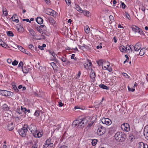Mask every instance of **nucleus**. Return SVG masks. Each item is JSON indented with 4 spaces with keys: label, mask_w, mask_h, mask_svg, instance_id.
<instances>
[{
    "label": "nucleus",
    "mask_w": 148,
    "mask_h": 148,
    "mask_svg": "<svg viewBox=\"0 0 148 148\" xmlns=\"http://www.w3.org/2000/svg\"><path fill=\"white\" fill-rule=\"evenodd\" d=\"M82 12L83 13L84 15L88 17H89V16L90 15V12L88 11H87L86 10H84Z\"/></svg>",
    "instance_id": "412c9836"
},
{
    "label": "nucleus",
    "mask_w": 148,
    "mask_h": 148,
    "mask_svg": "<svg viewBox=\"0 0 148 148\" xmlns=\"http://www.w3.org/2000/svg\"><path fill=\"white\" fill-rule=\"evenodd\" d=\"M106 128L101 126L99 127L97 131V134L99 136H101L105 133Z\"/></svg>",
    "instance_id": "423d86ee"
},
{
    "label": "nucleus",
    "mask_w": 148,
    "mask_h": 148,
    "mask_svg": "<svg viewBox=\"0 0 148 148\" xmlns=\"http://www.w3.org/2000/svg\"><path fill=\"white\" fill-rule=\"evenodd\" d=\"M52 56L53 57V60H55L56 59V54L54 52L52 53Z\"/></svg>",
    "instance_id": "680f3d73"
},
{
    "label": "nucleus",
    "mask_w": 148,
    "mask_h": 148,
    "mask_svg": "<svg viewBox=\"0 0 148 148\" xmlns=\"http://www.w3.org/2000/svg\"><path fill=\"white\" fill-rule=\"evenodd\" d=\"M88 117L82 119H78L74 121L73 123V125L74 126H80L81 127H84L87 124L89 120Z\"/></svg>",
    "instance_id": "f257e3e1"
},
{
    "label": "nucleus",
    "mask_w": 148,
    "mask_h": 148,
    "mask_svg": "<svg viewBox=\"0 0 148 148\" xmlns=\"http://www.w3.org/2000/svg\"><path fill=\"white\" fill-rule=\"evenodd\" d=\"M121 5L123 9H125L126 6V5L123 2H122Z\"/></svg>",
    "instance_id": "4d7b16f0"
},
{
    "label": "nucleus",
    "mask_w": 148,
    "mask_h": 148,
    "mask_svg": "<svg viewBox=\"0 0 148 148\" xmlns=\"http://www.w3.org/2000/svg\"><path fill=\"white\" fill-rule=\"evenodd\" d=\"M123 75L126 78H129L130 77V76H128L127 74L125 73H122Z\"/></svg>",
    "instance_id": "3c124183"
},
{
    "label": "nucleus",
    "mask_w": 148,
    "mask_h": 148,
    "mask_svg": "<svg viewBox=\"0 0 148 148\" xmlns=\"http://www.w3.org/2000/svg\"><path fill=\"white\" fill-rule=\"evenodd\" d=\"M36 29L40 33H41L43 32L41 29H40L39 28V27H36Z\"/></svg>",
    "instance_id": "de8ad7c7"
},
{
    "label": "nucleus",
    "mask_w": 148,
    "mask_h": 148,
    "mask_svg": "<svg viewBox=\"0 0 148 148\" xmlns=\"http://www.w3.org/2000/svg\"><path fill=\"white\" fill-rule=\"evenodd\" d=\"M8 91L5 90H0V94L2 95L7 97Z\"/></svg>",
    "instance_id": "6ab92c4d"
},
{
    "label": "nucleus",
    "mask_w": 148,
    "mask_h": 148,
    "mask_svg": "<svg viewBox=\"0 0 148 148\" xmlns=\"http://www.w3.org/2000/svg\"><path fill=\"white\" fill-rule=\"evenodd\" d=\"M92 64V63L90 61L87 60L86 62L84 64V68L87 70L89 69V67H90Z\"/></svg>",
    "instance_id": "9d476101"
},
{
    "label": "nucleus",
    "mask_w": 148,
    "mask_h": 148,
    "mask_svg": "<svg viewBox=\"0 0 148 148\" xmlns=\"http://www.w3.org/2000/svg\"><path fill=\"white\" fill-rule=\"evenodd\" d=\"M95 76H96L95 73L92 72L91 73L90 75V77L91 79H92L93 80H95Z\"/></svg>",
    "instance_id": "cd10ccee"
},
{
    "label": "nucleus",
    "mask_w": 148,
    "mask_h": 148,
    "mask_svg": "<svg viewBox=\"0 0 148 148\" xmlns=\"http://www.w3.org/2000/svg\"><path fill=\"white\" fill-rule=\"evenodd\" d=\"M39 27V28L41 29L43 31H46L47 30V27L44 25H40Z\"/></svg>",
    "instance_id": "bb28decb"
},
{
    "label": "nucleus",
    "mask_w": 148,
    "mask_h": 148,
    "mask_svg": "<svg viewBox=\"0 0 148 148\" xmlns=\"http://www.w3.org/2000/svg\"><path fill=\"white\" fill-rule=\"evenodd\" d=\"M29 128L28 125L26 124L24 125L21 129H20L18 131L19 134L22 137H25L26 133L28 131Z\"/></svg>",
    "instance_id": "7ed1b4c3"
},
{
    "label": "nucleus",
    "mask_w": 148,
    "mask_h": 148,
    "mask_svg": "<svg viewBox=\"0 0 148 148\" xmlns=\"http://www.w3.org/2000/svg\"><path fill=\"white\" fill-rule=\"evenodd\" d=\"M115 138L118 141L122 142L126 138V135L122 132H118L115 135Z\"/></svg>",
    "instance_id": "f03ea898"
},
{
    "label": "nucleus",
    "mask_w": 148,
    "mask_h": 148,
    "mask_svg": "<svg viewBox=\"0 0 148 148\" xmlns=\"http://www.w3.org/2000/svg\"><path fill=\"white\" fill-rule=\"evenodd\" d=\"M60 59L62 62L65 63L66 64H70V62L66 58L62 57L61 58H60Z\"/></svg>",
    "instance_id": "4468645a"
},
{
    "label": "nucleus",
    "mask_w": 148,
    "mask_h": 148,
    "mask_svg": "<svg viewBox=\"0 0 148 148\" xmlns=\"http://www.w3.org/2000/svg\"><path fill=\"white\" fill-rule=\"evenodd\" d=\"M3 14L4 15H5L6 16L7 15L8 12L6 10H4V11L3 10Z\"/></svg>",
    "instance_id": "13d9d810"
},
{
    "label": "nucleus",
    "mask_w": 148,
    "mask_h": 148,
    "mask_svg": "<svg viewBox=\"0 0 148 148\" xmlns=\"http://www.w3.org/2000/svg\"><path fill=\"white\" fill-rule=\"evenodd\" d=\"M104 61L103 60H101L97 61V63L99 65H102V64H103Z\"/></svg>",
    "instance_id": "c9c22d12"
},
{
    "label": "nucleus",
    "mask_w": 148,
    "mask_h": 148,
    "mask_svg": "<svg viewBox=\"0 0 148 148\" xmlns=\"http://www.w3.org/2000/svg\"><path fill=\"white\" fill-rule=\"evenodd\" d=\"M109 18L110 20V21H111V23L112 22V20H113L114 19V17L112 15H110L109 16Z\"/></svg>",
    "instance_id": "bf43d9fd"
},
{
    "label": "nucleus",
    "mask_w": 148,
    "mask_h": 148,
    "mask_svg": "<svg viewBox=\"0 0 148 148\" xmlns=\"http://www.w3.org/2000/svg\"><path fill=\"white\" fill-rule=\"evenodd\" d=\"M141 45L139 42L137 43L135 46L134 47V50L136 51H138L141 48Z\"/></svg>",
    "instance_id": "2eb2a0df"
},
{
    "label": "nucleus",
    "mask_w": 148,
    "mask_h": 148,
    "mask_svg": "<svg viewBox=\"0 0 148 148\" xmlns=\"http://www.w3.org/2000/svg\"><path fill=\"white\" fill-rule=\"evenodd\" d=\"M30 33L33 36H36L35 32L32 29H31L29 31Z\"/></svg>",
    "instance_id": "f704fd0d"
},
{
    "label": "nucleus",
    "mask_w": 148,
    "mask_h": 148,
    "mask_svg": "<svg viewBox=\"0 0 148 148\" xmlns=\"http://www.w3.org/2000/svg\"><path fill=\"white\" fill-rule=\"evenodd\" d=\"M85 31L86 33H89L90 31V29L89 27L88 26H86L85 27Z\"/></svg>",
    "instance_id": "58836bf2"
},
{
    "label": "nucleus",
    "mask_w": 148,
    "mask_h": 148,
    "mask_svg": "<svg viewBox=\"0 0 148 148\" xmlns=\"http://www.w3.org/2000/svg\"><path fill=\"white\" fill-rule=\"evenodd\" d=\"M132 30L135 33L138 32L140 35H145V34L142 30L136 26L134 25L132 26Z\"/></svg>",
    "instance_id": "20e7f679"
},
{
    "label": "nucleus",
    "mask_w": 148,
    "mask_h": 148,
    "mask_svg": "<svg viewBox=\"0 0 148 148\" xmlns=\"http://www.w3.org/2000/svg\"><path fill=\"white\" fill-rule=\"evenodd\" d=\"M46 45L45 44H43L42 46H40V45H38V48L41 50H43L44 49V47H46Z\"/></svg>",
    "instance_id": "4c0bfd02"
},
{
    "label": "nucleus",
    "mask_w": 148,
    "mask_h": 148,
    "mask_svg": "<svg viewBox=\"0 0 148 148\" xmlns=\"http://www.w3.org/2000/svg\"><path fill=\"white\" fill-rule=\"evenodd\" d=\"M23 62L22 61H21L18 64V67H21V68L22 67H22H23Z\"/></svg>",
    "instance_id": "603ef678"
},
{
    "label": "nucleus",
    "mask_w": 148,
    "mask_h": 148,
    "mask_svg": "<svg viewBox=\"0 0 148 148\" xmlns=\"http://www.w3.org/2000/svg\"><path fill=\"white\" fill-rule=\"evenodd\" d=\"M18 62L17 61H16V60H14V61H13L12 62V65H13L14 66H16V65H17V64H18Z\"/></svg>",
    "instance_id": "8fccbe9b"
},
{
    "label": "nucleus",
    "mask_w": 148,
    "mask_h": 148,
    "mask_svg": "<svg viewBox=\"0 0 148 148\" xmlns=\"http://www.w3.org/2000/svg\"><path fill=\"white\" fill-rule=\"evenodd\" d=\"M101 121L103 124H105L107 125H109L112 123L111 120L108 118H103Z\"/></svg>",
    "instance_id": "6e6552de"
},
{
    "label": "nucleus",
    "mask_w": 148,
    "mask_h": 148,
    "mask_svg": "<svg viewBox=\"0 0 148 148\" xmlns=\"http://www.w3.org/2000/svg\"><path fill=\"white\" fill-rule=\"evenodd\" d=\"M11 19L12 21L18 23L19 22L18 17L16 14H14L11 17Z\"/></svg>",
    "instance_id": "ddd939ff"
},
{
    "label": "nucleus",
    "mask_w": 148,
    "mask_h": 148,
    "mask_svg": "<svg viewBox=\"0 0 148 148\" xmlns=\"http://www.w3.org/2000/svg\"><path fill=\"white\" fill-rule=\"evenodd\" d=\"M99 86L100 87V88H102L103 89L106 90H108L109 89V87L103 84H100L99 85Z\"/></svg>",
    "instance_id": "393cba45"
},
{
    "label": "nucleus",
    "mask_w": 148,
    "mask_h": 148,
    "mask_svg": "<svg viewBox=\"0 0 148 148\" xmlns=\"http://www.w3.org/2000/svg\"><path fill=\"white\" fill-rule=\"evenodd\" d=\"M130 125L128 123H123L121 125V127L122 130L126 132L129 131L130 130Z\"/></svg>",
    "instance_id": "0eeeda50"
},
{
    "label": "nucleus",
    "mask_w": 148,
    "mask_h": 148,
    "mask_svg": "<svg viewBox=\"0 0 148 148\" xmlns=\"http://www.w3.org/2000/svg\"><path fill=\"white\" fill-rule=\"evenodd\" d=\"M50 64L51 65V66L53 68L56 66V65L55 63L53 62H51L50 63Z\"/></svg>",
    "instance_id": "6e6d98bb"
},
{
    "label": "nucleus",
    "mask_w": 148,
    "mask_h": 148,
    "mask_svg": "<svg viewBox=\"0 0 148 148\" xmlns=\"http://www.w3.org/2000/svg\"><path fill=\"white\" fill-rule=\"evenodd\" d=\"M29 129L33 135L37 132L36 127L33 124L30 125L29 127Z\"/></svg>",
    "instance_id": "39448f33"
},
{
    "label": "nucleus",
    "mask_w": 148,
    "mask_h": 148,
    "mask_svg": "<svg viewBox=\"0 0 148 148\" xmlns=\"http://www.w3.org/2000/svg\"><path fill=\"white\" fill-rule=\"evenodd\" d=\"M51 141V139L50 138H49V139L47 140L46 141L45 143V145H44V147H46V145L48 146V144H49L50 143Z\"/></svg>",
    "instance_id": "c85d7f7f"
},
{
    "label": "nucleus",
    "mask_w": 148,
    "mask_h": 148,
    "mask_svg": "<svg viewBox=\"0 0 148 148\" xmlns=\"http://www.w3.org/2000/svg\"><path fill=\"white\" fill-rule=\"evenodd\" d=\"M128 90L130 91L134 92L135 90V89L134 88H131L129 86H128Z\"/></svg>",
    "instance_id": "e2e57ef3"
},
{
    "label": "nucleus",
    "mask_w": 148,
    "mask_h": 148,
    "mask_svg": "<svg viewBox=\"0 0 148 148\" xmlns=\"http://www.w3.org/2000/svg\"><path fill=\"white\" fill-rule=\"evenodd\" d=\"M145 48H142L140 50V52H139V55L141 56L143 55L144 54H145Z\"/></svg>",
    "instance_id": "4be33fe9"
},
{
    "label": "nucleus",
    "mask_w": 148,
    "mask_h": 148,
    "mask_svg": "<svg viewBox=\"0 0 148 148\" xmlns=\"http://www.w3.org/2000/svg\"><path fill=\"white\" fill-rule=\"evenodd\" d=\"M144 135L146 139L148 140V130L147 131L145 130L144 132Z\"/></svg>",
    "instance_id": "473e14b6"
},
{
    "label": "nucleus",
    "mask_w": 148,
    "mask_h": 148,
    "mask_svg": "<svg viewBox=\"0 0 148 148\" xmlns=\"http://www.w3.org/2000/svg\"><path fill=\"white\" fill-rule=\"evenodd\" d=\"M49 22L50 24L54 25L56 23V22L52 18H50L49 19Z\"/></svg>",
    "instance_id": "c756f323"
},
{
    "label": "nucleus",
    "mask_w": 148,
    "mask_h": 148,
    "mask_svg": "<svg viewBox=\"0 0 148 148\" xmlns=\"http://www.w3.org/2000/svg\"><path fill=\"white\" fill-rule=\"evenodd\" d=\"M22 71L24 73L27 74L32 70L31 67H28L24 66L22 68Z\"/></svg>",
    "instance_id": "9b49d317"
},
{
    "label": "nucleus",
    "mask_w": 148,
    "mask_h": 148,
    "mask_svg": "<svg viewBox=\"0 0 148 148\" xmlns=\"http://www.w3.org/2000/svg\"><path fill=\"white\" fill-rule=\"evenodd\" d=\"M38 142V141L37 140H34V144L32 146V148H37L38 147L37 143Z\"/></svg>",
    "instance_id": "5701e85b"
},
{
    "label": "nucleus",
    "mask_w": 148,
    "mask_h": 148,
    "mask_svg": "<svg viewBox=\"0 0 148 148\" xmlns=\"http://www.w3.org/2000/svg\"><path fill=\"white\" fill-rule=\"evenodd\" d=\"M16 112L18 113L19 114H21L22 113L21 111V110H20V107H18L17 108L16 110Z\"/></svg>",
    "instance_id": "a18cd8bd"
},
{
    "label": "nucleus",
    "mask_w": 148,
    "mask_h": 148,
    "mask_svg": "<svg viewBox=\"0 0 148 148\" xmlns=\"http://www.w3.org/2000/svg\"><path fill=\"white\" fill-rule=\"evenodd\" d=\"M0 45L2 47H4L5 48H8L9 47V46L8 45L4 42L3 43H2L1 45Z\"/></svg>",
    "instance_id": "72a5a7b5"
},
{
    "label": "nucleus",
    "mask_w": 148,
    "mask_h": 148,
    "mask_svg": "<svg viewBox=\"0 0 148 148\" xmlns=\"http://www.w3.org/2000/svg\"><path fill=\"white\" fill-rule=\"evenodd\" d=\"M134 46L133 45H127L126 46L127 49V53H130L132 51H133Z\"/></svg>",
    "instance_id": "1a4fd4ad"
},
{
    "label": "nucleus",
    "mask_w": 148,
    "mask_h": 148,
    "mask_svg": "<svg viewBox=\"0 0 148 148\" xmlns=\"http://www.w3.org/2000/svg\"><path fill=\"white\" fill-rule=\"evenodd\" d=\"M8 129L9 130H12L14 128L13 123L12 122L8 124Z\"/></svg>",
    "instance_id": "a211bd4d"
},
{
    "label": "nucleus",
    "mask_w": 148,
    "mask_h": 148,
    "mask_svg": "<svg viewBox=\"0 0 148 148\" xmlns=\"http://www.w3.org/2000/svg\"><path fill=\"white\" fill-rule=\"evenodd\" d=\"M138 148H148L147 144H145L143 142H140L138 143Z\"/></svg>",
    "instance_id": "f8f14e48"
},
{
    "label": "nucleus",
    "mask_w": 148,
    "mask_h": 148,
    "mask_svg": "<svg viewBox=\"0 0 148 148\" xmlns=\"http://www.w3.org/2000/svg\"><path fill=\"white\" fill-rule=\"evenodd\" d=\"M145 54L146 55L148 56V49H145Z\"/></svg>",
    "instance_id": "774afa93"
},
{
    "label": "nucleus",
    "mask_w": 148,
    "mask_h": 148,
    "mask_svg": "<svg viewBox=\"0 0 148 148\" xmlns=\"http://www.w3.org/2000/svg\"><path fill=\"white\" fill-rule=\"evenodd\" d=\"M106 69L108 70L109 71L111 72L112 71V69L110 66H108Z\"/></svg>",
    "instance_id": "864d4df0"
},
{
    "label": "nucleus",
    "mask_w": 148,
    "mask_h": 148,
    "mask_svg": "<svg viewBox=\"0 0 148 148\" xmlns=\"http://www.w3.org/2000/svg\"><path fill=\"white\" fill-rule=\"evenodd\" d=\"M40 114V111L39 110L36 111L34 114V115L36 116H38Z\"/></svg>",
    "instance_id": "c03bdc74"
},
{
    "label": "nucleus",
    "mask_w": 148,
    "mask_h": 148,
    "mask_svg": "<svg viewBox=\"0 0 148 148\" xmlns=\"http://www.w3.org/2000/svg\"><path fill=\"white\" fill-rule=\"evenodd\" d=\"M110 63L108 61L104 60L102 64V68L104 67L106 69L108 66H110Z\"/></svg>",
    "instance_id": "dca6fc26"
},
{
    "label": "nucleus",
    "mask_w": 148,
    "mask_h": 148,
    "mask_svg": "<svg viewBox=\"0 0 148 148\" xmlns=\"http://www.w3.org/2000/svg\"><path fill=\"white\" fill-rule=\"evenodd\" d=\"M119 49L120 51L123 53H125L126 52H127L126 47H125L123 46H120L119 47Z\"/></svg>",
    "instance_id": "f3484780"
},
{
    "label": "nucleus",
    "mask_w": 148,
    "mask_h": 148,
    "mask_svg": "<svg viewBox=\"0 0 148 148\" xmlns=\"http://www.w3.org/2000/svg\"><path fill=\"white\" fill-rule=\"evenodd\" d=\"M2 107L3 108L5 109L6 110H8L9 109L8 105L6 104H3Z\"/></svg>",
    "instance_id": "a19ab883"
},
{
    "label": "nucleus",
    "mask_w": 148,
    "mask_h": 148,
    "mask_svg": "<svg viewBox=\"0 0 148 148\" xmlns=\"http://www.w3.org/2000/svg\"><path fill=\"white\" fill-rule=\"evenodd\" d=\"M29 48L31 50H33L34 48L33 45H29Z\"/></svg>",
    "instance_id": "052dcab7"
},
{
    "label": "nucleus",
    "mask_w": 148,
    "mask_h": 148,
    "mask_svg": "<svg viewBox=\"0 0 148 148\" xmlns=\"http://www.w3.org/2000/svg\"><path fill=\"white\" fill-rule=\"evenodd\" d=\"M22 52L24 53H26L27 54H28V53H29L28 51H27L25 49L23 48L21 49V51Z\"/></svg>",
    "instance_id": "37998d69"
},
{
    "label": "nucleus",
    "mask_w": 148,
    "mask_h": 148,
    "mask_svg": "<svg viewBox=\"0 0 148 148\" xmlns=\"http://www.w3.org/2000/svg\"><path fill=\"white\" fill-rule=\"evenodd\" d=\"M66 2V4L69 6H71V1L69 0H65Z\"/></svg>",
    "instance_id": "09e8293b"
},
{
    "label": "nucleus",
    "mask_w": 148,
    "mask_h": 148,
    "mask_svg": "<svg viewBox=\"0 0 148 148\" xmlns=\"http://www.w3.org/2000/svg\"><path fill=\"white\" fill-rule=\"evenodd\" d=\"M13 87V89H14L15 92H16L19 93V91L17 88V87L14 84L13 85H12Z\"/></svg>",
    "instance_id": "a878e982"
},
{
    "label": "nucleus",
    "mask_w": 148,
    "mask_h": 148,
    "mask_svg": "<svg viewBox=\"0 0 148 148\" xmlns=\"http://www.w3.org/2000/svg\"><path fill=\"white\" fill-rule=\"evenodd\" d=\"M7 35L9 36L13 37L14 36V34L12 32L8 31L7 32Z\"/></svg>",
    "instance_id": "e433bc0d"
},
{
    "label": "nucleus",
    "mask_w": 148,
    "mask_h": 148,
    "mask_svg": "<svg viewBox=\"0 0 148 148\" xmlns=\"http://www.w3.org/2000/svg\"><path fill=\"white\" fill-rule=\"evenodd\" d=\"M97 140H94L92 141V144L93 146H94L96 145Z\"/></svg>",
    "instance_id": "49530a36"
},
{
    "label": "nucleus",
    "mask_w": 148,
    "mask_h": 148,
    "mask_svg": "<svg viewBox=\"0 0 148 148\" xmlns=\"http://www.w3.org/2000/svg\"><path fill=\"white\" fill-rule=\"evenodd\" d=\"M7 62L8 63L10 64L12 62V60L11 59H8L7 60Z\"/></svg>",
    "instance_id": "69168bd1"
},
{
    "label": "nucleus",
    "mask_w": 148,
    "mask_h": 148,
    "mask_svg": "<svg viewBox=\"0 0 148 148\" xmlns=\"http://www.w3.org/2000/svg\"><path fill=\"white\" fill-rule=\"evenodd\" d=\"M27 109L25 108H23L22 106L21 107V111L22 112H24L25 114L26 112Z\"/></svg>",
    "instance_id": "79ce46f5"
},
{
    "label": "nucleus",
    "mask_w": 148,
    "mask_h": 148,
    "mask_svg": "<svg viewBox=\"0 0 148 148\" xmlns=\"http://www.w3.org/2000/svg\"><path fill=\"white\" fill-rule=\"evenodd\" d=\"M36 22L39 24H41L43 23V20L40 17H38L36 19Z\"/></svg>",
    "instance_id": "aec40b11"
},
{
    "label": "nucleus",
    "mask_w": 148,
    "mask_h": 148,
    "mask_svg": "<svg viewBox=\"0 0 148 148\" xmlns=\"http://www.w3.org/2000/svg\"><path fill=\"white\" fill-rule=\"evenodd\" d=\"M42 135L41 133L38 132L36 134H34L33 135V136L35 137L40 138L42 137Z\"/></svg>",
    "instance_id": "b1692460"
},
{
    "label": "nucleus",
    "mask_w": 148,
    "mask_h": 148,
    "mask_svg": "<svg viewBox=\"0 0 148 148\" xmlns=\"http://www.w3.org/2000/svg\"><path fill=\"white\" fill-rule=\"evenodd\" d=\"M75 54H73L72 55H71V58L72 59H74V60H77V58H74V57H75Z\"/></svg>",
    "instance_id": "5fc2aeb1"
},
{
    "label": "nucleus",
    "mask_w": 148,
    "mask_h": 148,
    "mask_svg": "<svg viewBox=\"0 0 148 148\" xmlns=\"http://www.w3.org/2000/svg\"><path fill=\"white\" fill-rule=\"evenodd\" d=\"M141 10L144 12L145 11V7H144L143 6H142V7H141Z\"/></svg>",
    "instance_id": "338daca9"
},
{
    "label": "nucleus",
    "mask_w": 148,
    "mask_h": 148,
    "mask_svg": "<svg viewBox=\"0 0 148 148\" xmlns=\"http://www.w3.org/2000/svg\"><path fill=\"white\" fill-rule=\"evenodd\" d=\"M14 95L13 92L10 91H8L7 94V96H12Z\"/></svg>",
    "instance_id": "ea45409f"
},
{
    "label": "nucleus",
    "mask_w": 148,
    "mask_h": 148,
    "mask_svg": "<svg viewBox=\"0 0 148 148\" xmlns=\"http://www.w3.org/2000/svg\"><path fill=\"white\" fill-rule=\"evenodd\" d=\"M129 139L133 141L135 139L134 136L132 134H130L129 136Z\"/></svg>",
    "instance_id": "2f4dec72"
},
{
    "label": "nucleus",
    "mask_w": 148,
    "mask_h": 148,
    "mask_svg": "<svg viewBox=\"0 0 148 148\" xmlns=\"http://www.w3.org/2000/svg\"><path fill=\"white\" fill-rule=\"evenodd\" d=\"M76 9L77 11L81 13H82L83 12V10L82 9V8L78 5H77L76 8Z\"/></svg>",
    "instance_id": "7c9ffc66"
},
{
    "label": "nucleus",
    "mask_w": 148,
    "mask_h": 148,
    "mask_svg": "<svg viewBox=\"0 0 148 148\" xmlns=\"http://www.w3.org/2000/svg\"><path fill=\"white\" fill-rule=\"evenodd\" d=\"M64 105V103H62V102H58V105L60 107H62Z\"/></svg>",
    "instance_id": "0e129e2a"
}]
</instances>
